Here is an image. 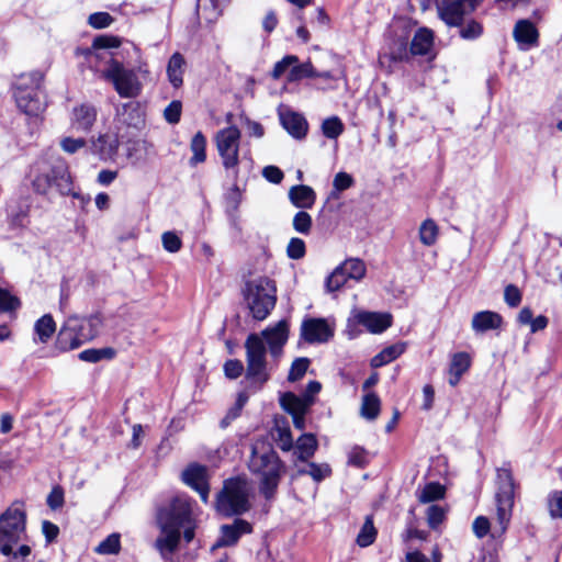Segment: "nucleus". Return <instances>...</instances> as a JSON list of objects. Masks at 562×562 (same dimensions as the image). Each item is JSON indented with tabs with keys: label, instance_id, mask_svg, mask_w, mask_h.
I'll list each match as a JSON object with an SVG mask.
<instances>
[{
	"label": "nucleus",
	"instance_id": "nucleus-25",
	"mask_svg": "<svg viewBox=\"0 0 562 562\" xmlns=\"http://www.w3.org/2000/svg\"><path fill=\"white\" fill-rule=\"evenodd\" d=\"M471 359L465 352L454 353L449 367V384L456 386L461 376L469 370Z\"/></svg>",
	"mask_w": 562,
	"mask_h": 562
},
{
	"label": "nucleus",
	"instance_id": "nucleus-26",
	"mask_svg": "<svg viewBox=\"0 0 562 562\" xmlns=\"http://www.w3.org/2000/svg\"><path fill=\"white\" fill-rule=\"evenodd\" d=\"M186 60L180 53H175L167 66V75L173 88H179L183 83Z\"/></svg>",
	"mask_w": 562,
	"mask_h": 562
},
{
	"label": "nucleus",
	"instance_id": "nucleus-19",
	"mask_svg": "<svg viewBox=\"0 0 562 562\" xmlns=\"http://www.w3.org/2000/svg\"><path fill=\"white\" fill-rule=\"evenodd\" d=\"M513 35L520 49H529L538 44V30L529 20H519L515 24Z\"/></svg>",
	"mask_w": 562,
	"mask_h": 562
},
{
	"label": "nucleus",
	"instance_id": "nucleus-2",
	"mask_svg": "<svg viewBox=\"0 0 562 562\" xmlns=\"http://www.w3.org/2000/svg\"><path fill=\"white\" fill-rule=\"evenodd\" d=\"M191 501L179 496L172 499L170 505L159 510L157 522L160 535L156 539V548L166 559L173 554L180 542V529L183 528V538L190 542L194 538V526L191 519Z\"/></svg>",
	"mask_w": 562,
	"mask_h": 562
},
{
	"label": "nucleus",
	"instance_id": "nucleus-21",
	"mask_svg": "<svg viewBox=\"0 0 562 562\" xmlns=\"http://www.w3.org/2000/svg\"><path fill=\"white\" fill-rule=\"evenodd\" d=\"M503 325V317L493 311H482L473 315L471 321L472 329L482 334L487 330L498 329Z\"/></svg>",
	"mask_w": 562,
	"mask_h": 562
},
{
	"label": "nucleus",
	"instance_id": "nucleus-46",
	"mask_svg": "<svg viewBox=\"0 0 562 562\" xmlns=\"http://www.w3.org/2000/svg\"><path fill=\"white\" fill-rule=\"evenodd\" d=\"M299 63V58L295 55H286L281 60L276 63L271 76L273 79H280L286 70L293 67L294 64Z\"/></svg>",
	"mask_w": 562,
	"mask_h": 562
},
{
	"label": "nucleus",
	"instance_id": "nucleus-12",
	"mask_svg": "<svg viewBox=\"0 0 562 562\" xmlns=\"http://www.w3.org/2000/svg\"><path fill=\"white\" fill-rule=\"evenodd\" d=\"M482 0H436L439 18L449 26H460Z\"/></svg>",
	"mask_w": 562,
	"mask_h": 562
},
{
	"label": "nucleus",
	"instance_id": "nucleus-9",
	"mask_svg": "<svg viewBox=\"0 0 562 562\" xmlns=\"http://www.w3.org/2000/svg\"><path fill=\"white\" fill-rule=\"evenodd\" d=\"M249 487L240 477L225 481L216 498V509L224 516L239 515L249 509Z\"/></svg>",
	"mask_w": 562,
	"mask_h": 562
},
{
	"label": "nucleus",
	"instance_id": "nucleus-15",
	"mask_svg": "<svg viewBox=\"0 0 562 562\" xmlns=\"http://www.w3.org/2000/svg\"><path fill=\"white\" fill-rule=\"evenodd\" d=\"M252 531L251 525L244 519H236L232 525H223L221 527L222 536L211 548L212 551L221 547H229L237 543L243 535Z\"/></svg>",
	"mask_w": 562,
	"mask_h": 562
},
{
	"label": "nucleus",
	"instance_id": "nucleus-51",
	"mask_svg": "<svg viewBox=\"0 0 562 562\" xmlns=\"http://www.w3.org/2000/svg\"><path fill=\"white\" fill-rule=\"evenodd\" d=\"M277 442L282 451H290L293 449V438L289 427H277Z\"/></svg>",
	"mask_w": 562,
	"mask_h": 562
},
{
	"label": "nucleus",
	"instance_id": "nucleus-33",
	"mask_svg": "<svg viewBox=\"0 0 562 562\" xmlns=\"http://www.w3.org/2000/svg\"><path fill=\"white\" fill-rule=\"evenodd\" d=\"M196 13L206 22H214L221 14L217 0H198Z\"/></svg>",
	"mask_w": 562,
	"mask_h": 562
},
{
	"label": "nucleus",
	"instance_id": "nucleus-54",
	"mask_svg": "<svg viewBox=\"0 0 562 562\" xmlns=\"http://www.w3.org/2000/svg\"><path fill=\"white\" fill-rule=\"evenodd\" d=\"M522 294L520 290L514 285L508 284L504 290V300L510 307H517L521 303Z\"/></svg>",
	"mask_w": 562,
	"mask_h": 562
},
{
	"label": "nucleus",
	"instance_id": "nucleus-62",
	"mask_svg": "<svg viewBox=\"0 0 562 562\" xmlns=\"http://www.w3.org/2000/svg\"><path fill=\"white\" fill-rule=\"evenodd\" d=\"M64 493L60 487H54L47 497V505L52 509H57L63 506Z\"/></svg>",
	"mask_w": 562,
	"mask_h": 562
},
{
	"label": "nucleus",
	"instance_id": "nucleus-39",
	"mask_svg": "<svg viewBox=\"0 0 562 562\" xmlns=\"http://www.w3.org/2000/svg\"><path fill=\"white\" fill-rule=\"evenodd\" d=\"M323 134L330 139H336L344 132V124L337 116H331L323 121L322 123Z\"/></svg>",
	"mask_w": 562,
	"mask_h": 562
},
{
	"label": "nucleus",
	"instance_id": "nucleus-44",
	"mask_svg": "<svg viewBox=\"0 0 562 562\" xmlns=\"http://www.w3.org/2000/svg\"><path fill=\"white\" fill-rule=\"evenodd\" d=\"M308 475L314 482L321 483L331 475V468L327 463L308 462Z\"/></svg>",
	"mask_w": 562,
	"mask_h": 562
},
{
	"label": "nucleus",
	"instance_id": "nucleus-47",
	"mask_svg": "<svg viewBox=\"0 0 562 562\" xmlns=\"http://www.w3.org/2000/svg\"><path fill=\"white\" fill-rule=\"evenodd\" d=\"M310 366V360L307 358H297L293 361L290 372H289V381H297L300 380L305 372L307 371V368Z\"/></svg>",
	"mask_w": 562,
	"mask_h": 562
},
{
	"label": "nucleus",
	"instance_id": "nucleus-6",
	"mask_svg": "<svg viewBox=\"0 0 562 562\" xmlns=\"http://www.w3.org/2000/svg\"><path fill=\"white\" fill-rule=\"evenodd\" d=\"M43 78L41 71H32L21 75L16 80L15 102L19 109L27 115L37 116L46 108V101L41 91Z\"/></svg>",
	"mask_w": 562,
	"mask_h": 562
},
{
	"label": "nucleus",
	"instance_id": "nucleus-41",
	"mask_svg": "<svg viewBox=\"0 0 562 562\" xmlns=\"http://www.w3.org/2000/svg\"><path fill=\"white\" fill-rule=\"evenodd\" d=\"M312 217L311 215L305 211L297 212L292 221L293 228L303 235H308L312 229Z\"/></svg>",
	"mask_w": 562,
	"mask_h": 562
},
{
	"label": "nucleus",
	"instance_id": "nucleus-10",
	"mask_svg": "<svg viewBox=\"0 0 562 562\" xmlns=\"http://www.w3.org/2000/svg\"><path fill=\"white\" fill-rule=\"evenodd\" d=\"M103 78L110 81L122 98H135L140 93L142 83L133 69L126 68L122 63L111 59Z\"/></svg>",
	"mask_w": 562,
	"mask_h": 562
},
{
	"label": "nucleus",
	"instance_id": "nucleus-13",
	"mask_svg": "<svg viewBox=\"0 0 562 562\" xmlns=\"http://www.w3.org/2000/svg\"><path fill=\"white\" fill-rule=\"evenodd\" d=\"M335 333V323L326 318H307L301 325V337L308 344L327 342Z\"/></svg>",
	"mask_w": 562,
	"mask_h": 562
},
{
	"label": "nucleus",
	"instance_id": "nucleus-30",
	"mask_svg": "<svg viewBox=\"0 0 562 562\" xmlns=\"http://www.w3.org/2000/svg\"><path fill=\"white\" fill-rule=\"evenodd\" d=\"M406 349L405 342H397L392 346L384 348L381 352L375 355L371 359V366L373 368H380L397 359Z\"/></svg>",
	"mask_w": 562,
	"mask_h": 562
},
{
	"label": "nucleus",
	"instance_id": "nucleus-17",
	"mask_svg": "<svg viewBox=\"0 0 562 562\" xmlns=\"http://www.w3.org/2000/svg\"><path fill=\"white\" fill-rule=\"evenodd\" d=\"M353 319L373 334H380L392 325V316L387 313L356 312Z\"/></svg>",
	"mask_w": 562,
	"mask_h": 562
},
{
	"label": "nucleus",
	"instance_id": "nucleus-56",
	"mask_svg": "<svg viewBox=\"0 0 562 562\" xmlns=\"http://www.w3.org/2000/svg\"><path fill=\"white\" fill-rule=\"evenodd\" d=\"M20 306L18 297L8 291L0 289V310L4 312L15 311Z\"/></svg>",
	"mask_w": 562,
	"mask_h": 562
},
{
	"label": "nucleus",
	"instance_id": "nucleus-32",
	"mask_svg": "<svg viewBox=\"0 0 562 562\" xmlns=\"http://www.w3.org/2000/svg\"><path fill=\"white\" fill-rule=\"evenodd\" d=\"M339 266L348 280L360 281L367 272L366 263L359 258H348Z\"/></svg>",
	"mask_w": 562,
	"mask_h": 562
},
{
	"label": "nucleus",
	"instance_id": "nucleus-28",
	"mask_svg": "<svg viewBox=\"0 0 562 562\" xmlns=\"http://www.w3.org/2000/svg\"><path fill=\"white\" fill-rule=\"evenodd\" d=\"M280 404L284 411L291 415L306 413L308 407L312 405L311 398H304L303 396H296L293 393H285L280 398Z\"/></svg>",
	"mask_w": 562,
	"mask_h": 562
},
{
	"label": "nucleus",
	"instance_id": "nucleus-59",
	"mask_svg": "<svg viewBox=\"0 0 562 562\" xmlns=\"http://www.w3.org/2000/svg\"><path fill=\"white\" fill-rule=\"evenodd\" d=\"M244 366L240 360L232 359L227 360L224 364V372L228 379H237L241 375Z\"/></svg>",
	"mask_w": 562,
	"mask_h": 562
},
{
	"label": "nucleus",
	"instance_id": "nucleus-29",
	"mask_svg": "<svg viewBox=\"0 0 562 562\" xmlns=\"http://www.w3.org/2000/svg\"><path fill=\"white\" fill-rule=\"evenodd\" d=\"M55 331V321L53 319L50 314H45L35 322L34 333L36 337L34 338V341L46 344L52 338Z\"/></svg>",
	"mask_w": 562,
	"mask_h": 562
},
{
	"label": "nucleus",
	"instance_id": "nucleus-58",
	"mask_svg": "<svg viewBox=\"0 0 562 562\" xmlns=\"http://www.w3.org/2000/svg\"><path fill=\"white\" fill-rule=\"evenodd\" d=\"M86 146L83 138L65 137L60 140V147L68 154H75Z\"/></svg>",
	"mask_w": 562,
	"mask_h": 562
},
{
	"label": "nucleus",
	"instance_id": "nucleus-24",
	"mask_svg": "<svg viewBox=\"0 0 562 562\" xmlns=\"http://www.w3.org/2000/svg\"><path fill=\"white\" fill-rule=\"evenodd\" d=\"M289 200L297 209H311L316 201V193L308 186L297 184L290 188Z\"/></svg>",
	"mask_w": 562,
	"mask_h": 562
},
{
	"label": "nucleus",
	"instance_id": "nucleus-57",
	"mask_svg": "<svg viewBox=\"0 0 562 562\" xmlns=\"http://www.w3.org/2000/svg\"><path fill=\"white\" fill-rule=\"evenodd\" d=\"M32 186L36 193L46 194L53 186L52 178L48 173H40L34 178Z\"/></svg>",
	"mask_w": 562,
	"mask_h": 562
},
{
	"label": "nucleus",
	"instance_id": "nucleus-7",
	"mask_svg": "<svg viewBox=\"0 0 562 562\" xmlns=\"http://www.w3.org/2000/svg\"><path fill=\"white\" fill-rule=\"evenodd\" d=\"M245 300L254 318L258 321L266 319L277 302L274 281L267 277L250 280L246 284Z\"/></svg>",
	"mask_w": 562,
	"mask_h": 562
},
{
	"label": "nucleus",
	"instance_id": "nucleus-52",
	"mask_svg": "<svg viewBox=\"0 0 562 562\" xmlns=\"http://www.w3.org/2000/svg\"><path fill=\"white\" fill-rule=\"evenodd\" d=\"M114 19L108 12H95L89 15L88 23L93 29H104L113 23Z\"/></svg>",
	"mask_w": 562,
	"mask_h": 562
},
{
	"label": "nucleus",
	"instance_id": "nucleus-18",
	"mask_svg": "<svg viewBox=\"0 0 562 562\" xmlns=\"http://www.w3.org/2000/svg\"><path fill=\"white\" fill-rule=\"evenodd\" d=\"M280 122L288 133L296 139H302L307 133V122L303 115L291 110L279 112Z\"/></svg>",
	"mask_w": 562,
	"mask_h": 562
},
{
	"label": "nucleus",
	"instance_id": "nucleus-35",
	"mask_svg": "<svg viewBox=\"0 0 562 562\" xmlns=\"http://www.w3.org/2000/svg\"><path fill=\"white\" fill-rule=\"evenodd\" d=\"M418 234L423 245L432 246L437 241L439 229L432 220H426L420 224Z\"/></svg>",
	"mask_w": 562,
	"mask_h": 562
},
{
	"label": "nucleus",
	"instance_id": "nucleus-31",
	"mask_svg": "<svg viewBox=\"0 0 562 562\" xmlns=\"http://www.w3.org/2000/svg\"><path fill=\"white\" fill-rule=\"evenodd\" d=\"M381 409V401L379 396L369 392L363 395L362 403L360 406V415L368 420H374L378 418Z\"/></svg>",
	"mask_w": 562,
	"mask_h": 562
},
{
	"label": "nucleus",
	"instance_id": "nucleus-63",
	"mask_svg": "<svg viewBox=\"0 0 562 562\" xmlns=\"http://www.w3.org/2000/svg\"><path fill=\"white\" fill-rule=\"evenodd\" d=\"M262 175L268 181L276 184L280 183L283 179V172L276 166L265 167L262 170Z\"/></svg>",
	"mask_w": 562,
	"mask_h": 562
},
{
	"label": "nucleus",
	"instance_id": "nucleus-8",
	"mask_svg": "<svg viewBox=\"0 0 562 562\" xmlns=\"http://www.w3.org/2000/svg\"><path fill=\"white\" fill-rule=\"evenodd\" d=\"M497 493H496V517L493 526L492 538L503 536L509 525L513 506L515 484L512 472L507 469L497 471Z\"/></svg>",
	"mask_w": 562,
	"mask_h": 562
},
{
	"label": "nucleus",
	"instance_id": "nucleus-1",
	"mask_svg": "<svg viewBox=\"0 0 562 562\" xmlns=\"http://www.w3.org/2000/svg\"><path fill=\"white\" fill-rule=\"evenodd\" d=\"M289 326L280 321L273 327H268L260 334H250L245 341L246 349V379L261 387L270 378L267 361L266 342L270 355L279 357L288 340Z\"/></svg>",
	"mask_w": 562,
	"mask_h": 562
},
{
	"label": "nucleus",
	"instance_id": "nucleus-40",
	"mask_svg": "<svg viewBox=\"0 0 562 562\" xmlns=\"http://www.w3.org/2000/svg\"><path fill=\"white\" fill-rule=\"evenodd\" d=\"M376 530L371 519H367L357 537V543L364 548L373 543L375 540Z\"/></svg>",
	"mask_w": 562,
	"mask_h": 562
},
{
	"label": "nucleus",
	"instance_id": "nucleus-20",
	"mask_svg": "<svg viewBox=\"0 0 562 562\" xmlns=\"http://www.w3.org/2000/svg\"><path fill=\"white\" fill-rule=\"evenodd\" d=\"M120 140L116 134L105 133L92 140V150L102 160H112L119 150Z\"/></svg>",
	"mask_w": 562,
	"mask_h": 562
},
{
	"label": "nucleus",
	"instance_id": "nucleus-37",
	"mask_svg": "<svg viewBox=\"0 0 562 562\" xmlns=\"http://www.w3.org/2000/svg\"><path fill=\"white\" fill-rule=\"evenodd\" d=\"M445 496V487L436 482L428 483L420 491L418 499L420 503H430Z\"/></svg>",
	"mask_w": 562,
	"mask_h": 562
},
{
	"label": "nucleus",
	"instance_id": "nucleus-11",
	"mask_svg": "<svg viewBox=\"0 0 562 562\" xmlns=\"http://www.w3.org/2000/svg\"><path fill=\"white\" fill-rule=\"evenodd\" d=\"M241 133L236 126L220 130L214 137L217 153L225 169H235L239 164Z\"/></svg>",
	"mask_w": 562,
	"mask_h": 562
},
{
	"label": "nucleus",
	"instance_id": "nucleus-34",
	"mask_svg": "<svg viewBox=\"0 0 562 562\" xmlns=\"http://www.w3.org/2000/svg\"><path fill=\"white\" fill-rule=\"evenodd\" d=\"M190 148L193 153V156L190 160L191 165H196L204 162L206 159L205 148H206V138L202 134V132H198L191 139Z\"/></svg>",
	"mask_w": 562,
	"mask_h": 562
},
{
	"label": "nucleus",
	"instance_id": "nucleus-48",
	"mask_svg": "<svg viewBox=\"0 0 562 562\" xmlns=\"http://www.w3.org/2000/svg\"><path fill=\"white\" fill-rule=\"evenodd\" d=\"M306 247L303 239L293 237L290 239L286 254L291 259L297 260L305 256Z\"/></svg>",
	"mask_w": 562,
	"mask_h": 562
},
{
	"label": "nucleus",
	"instance_id": "nucleus-14",
	"mask_svg": "<svg viewBox=\"0 0 562 562\" xmlns=\"http://www.w3.org/2000/svg\"><path fill=\"white\" fill-rule=\"evenodd\" d=\"M181 476L187 485L199 493L202 502L207 503L210 491L207 469L204 465L192 463L183 470Z\"/></svg>",
	"mask_w": 562,
	"mask_h": 562
},
{
	"label": "nucleus",
	"instance_id": "nucleus-3",
	"mask_svg": "<svg viewBox=\"0 0 562 562\" xmlns=\"http://www.w3.org/2000/svg\"><path fill=\"white\" fill-rule=\"evenodd\" d=\"M26 539V509L22 502L12 503L0 515V553L11 555L14 560L25 559L31 554V547L21 544Z\"/></svg>",
	"mask_w": 562,
	"mask_h": 562
},
{
	"label": "nucleus",
	"instance_id": "nucleus-22",
	"mask_svg": "<svg viewBox=\"0 0 562 562\" xmlns=\"http://www.w3.org/2000/svg\"><path fill=\"white\" fill-rule=\"evenodd\" d=\"M97 109L90 104H81L72 110L71 125L77 131L89 132L97 120Z\"/></svg>",
	"mask_w": 562,
	"mask_h": 562
},
{
	"label": "nucleus",
	"instance_id": "nucleus-27",
	"mask_svg": "<svg viewBox=\"0 0 562 562\" xmlns=\"http://www.w3.org/2000/svg\"><path fill=\"white\" fill-rule=\"evenodd\" d=\"M434 44V34L428 29H419L411 43L413 55H426L430 52Z\"/></svg>",
	"mask_w": 562,
	"mask_h": 562
},
{
	"label": "nucleus",
	"instance_id": "nucleus-43",
	"mask_svg": "<svg viewBox=\"0 0 562 562\" xmlns=\"http://www.w3.org/2000/svg\"><path fill=\"white\" fill-rule=\"evenodd\" d=\"M347 281H348L347 277H345L342 269L340 268V266H338L327 277L326 289L329 292L338 291L347 283Z\"/></svg>",
	"mask_w": 562,
	"mask_h": 562
},
{
	"label": "nucleus",
	"instance_id": "nucleus-16",
	"mask_svg": "<svg viewBox=\"0 0 562 562\" xmlns=\"http://www.w3.org/2000/svg\"><path fill=\"white\" fill-rule=\"evenodd\" d=\"M48 175L52 178V183L57 188L60 194L79 198V193L74 192L72 190V180L69 168L64 159H57L52 166Z\"/></svg>",
	"mask_w": 562,
	"mask_h": 562
},
{
	"label": "nucleus",
	"instance_id": "nucleus-23",
	"mask_svg": "<svg viewBox=\"0 0 562 562\" xmlns=\"http://www.w3.org/2000/svg\"><path fill=\"white\" fill-rule=\"evenodd\" d=\"M317 448L318 442L315 435L306 432L297 438L293 456L297 461L305 463L314 457Z\"/></svg>",
	"mask_w": 562,
	"mask_h": 562
},
{
	"label": "nucleus",
	"instance_id": "nucleus-42",
	"mask_svg": "<svg viewBox=\"0 0 562 562\" xmlns=\"http://www.w3.org/2000/svg\"><path fill=\"white\" fill-rule=\"evenodd\" d=\"M122 44V40L119 36L111 34H103L94 37L92 42L93 49H111L119 48Z\"/></svg>",
	"mask_w": 562,
	"mask_h": 562
},
{
	"label": "nucleus",
	"instance_id": "nucleus-61",
	"mask_svg": "<svg viewBox=\"0 0 562 562\" xmlns=\"http://www.w3.org/2000/svg\"><path fill=\"white\" fill-rule=\"evenodd\" d=\"M443 518H445V512L441 507H439L437 505H431L427 509V520H428V525L431 528H436L438 525H440L442 522Z\"/></svg>",
	"mask_w": 562,
	"mask_h": 562
},
{
	"label": "nucleus",
	"instance_id": "nucleus-38",
	"mask_svg": "<svg viewBox=\"0 0 562 562\" xmlns=\"http://www.w3.org/2000/svg\"><path fill=\"white\" fill-rule=\"evenodd\" d=\"M120 538L119 533H111L99 543L94 551L99 554H117L121 549Z\"/></svg>",
	"mask_w": 562,
	"mask_h": 562
},
{
	"label": "nucleus",
	"instance_id": "nucleus-50",
	"mask_svg": "<svg viewBox=\"0 0 562 562\" xmlns=\"http://www.w3.org/2000/svg\"><path fill=\"white\" fill-rule=\"evenodd\" d=\"M165 250L168 252H178L182 247L180 237L173 232H165L161 236Z\"/></svg>",
	"mask_w": 562,
	"mask_h": 562
},
{
	"label": "nucleus",
	"instance_id": "nucleus-45",
	"mask_svg": "<svg viewBox=\"0 0 562 562\" xmlns=\"http://www.w3.org/2000/svg\"><path fill=\"white\" fill-rule=\"evenodd\" d=\"M493 526L487 517L477 516L472 522V531L476 538L483 539L488 533L492 535Z\"/></svg>",
	"mask_w": 562,
	"mask_h": 562
},
{
	"label": "nucleus",
	"instance_id": "nucleus-36",
	"mask_svg": "<svg viewBox=\"0 0 562 562\" xmlns=\"http://www.w3.org/2000/svg\"><path fill=\"white\" fill-rule=\"evenodd\" d=\"M317 70L314 68L311 61H306L297 65L294 64L288 74V81L294 82L304 78H315Z\"/></svg>",
	"mask_w": 562,
	"mask_h": 562
},
{
	"label": "nucleus",
	"instance_id": "nucleus-53",
	"mask_svg": "<svg viewBox=\"0 0 562 562\" xmlns=\"http://www.w3.org/2000/svg\"><path fill=\"white\" fill-rule=\"evenodd\" d=\"M182 104L180 101L175 100L164 111L165 120L170 124H176L180 121Z\"/></svg>",
	"mask_w": 562,
	"mask_h": 562
},
{
	"label": "nucleus",
	"instance_id": "nucleus-4",
	"mask_svg": "<svg viewBox=\"0 0 562 562\" xmlns=\"http://www.w3.org/2000/svg\"><path fill=\"white\" fill-rule=\"evenodd\" d=\"M251 473L259 476L260 492L267 499L274 496L284 465L273 448L265 440H257L251 447L248 462Z\"/></svg>",
	"mask_w": 562,
	"mask_h": 562
},
{
	"label": "nucleus",
	"instance_id": "nucleus-60",
	"mask_svg": "<svg viewBox=\"0 0 562 562\" xmlns=\"http://www.w3.org/2000/svg\"><path fill=\"white\" fill-rule=\"evenodd\" d=\"M335 190L341 192L353 186V178L347 172H338L333 181Z\"/></svg>",
	"mask_w": 562,
	"mask_h": 562
},
{
	"label": "nucleus",
	"instance_id": "nucleus-49",
	"mask_svg": "<svg viewBox=\"0 0 562 562\" xmlns=\"http://www.w3.org/2000/svg\"><path fill=\"white\" fill-rule=\"evenodd\" d=\"M248 401V395L244 392L238 394L236 404L233 408H231L227 413V415L222 419L221 425L222 427H226L233 419H235L237 416H239L241 408Z\"/></svg>",
	"mask_w": 562,
	"mask_h": 562
},
{
	"label": "nucleus",
	"instance_id": "nucleus-5",
	"mask_svg": "<svg viewBox=\"0 0 562 562\" xmlns=\"http://www.w3.org/2000/svg\"><path fill=\"white\" fill-rule=\"evenodd\" d=\"M102 325L103 318L98 313L88 317H68L57 335V348L61 351L79 348L95 338Z\"/></svg>",
	"mask_w": 562,
	"mask_h": 562
},
{
	"label": "nucleus",
	"instance_id": "nucleus-64",
	"mask_svg": "<svg viewBox=\"0 0 562 562\" xmlns=\"http://www.w3.org/2000/svg\"><path fill=\"white\" fill-rule=\"evenodd\" d=\"M550 513L553 517H562V491L552 494L550 498Z\"/></svg>",
	"mask_w": 562,
	"mask_h": 562
},
{
	"label": "nucleus",
	"instance_id": "nucleus-55",
	"mask_svg": "<svg viewBox=\"0 0 562 562\" xmlns=\"http://www.w3.org/2000/svg\"><path fill=\"white\" fill-rule=\"evenodd\" d=\"M482 25L479 22L471 20L461 27L460 35L464 40H475L482 34Z\"/></svg>",
	"mask_w": 562,
	"mask_h": 562
}]
</instances>
